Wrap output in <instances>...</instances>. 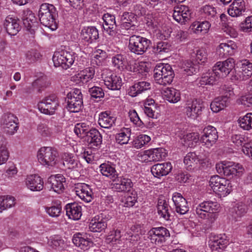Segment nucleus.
Masks as SVG:
<instances>
[{"instance_id": "1", "label": "nucleus", "mask_w": 252, "mask_h": 252, "mask_svg": "<svg viewBox=\"0 0 252 252\" xmlns=\"http://www.w3.org/2000/svg\"><path fill=\"white\" fill-rule=\"evenodd\" d=\"M75 53L72 51L62 50L55 52L53 56V62L56 67L62 66L64 69L70 67L73 63H75L78 66L83 65L86 62L85 57H81L80 60L78 59L75 62Z\"/></svg>"}, {"instance_id": "2", "label": "nucleus", "mask_w": 252, "mask_h": 252, "mask_svg": "<svg viewBox=\"0 0 252 252\" xmlns=\"http://www.w3.org/2000/svg\"><path fill=\"white\" fill-rule=\"evenodd\" d=\"M56 10L54 6L47 3H42L38 11V17L40 22L45 27L52 31L57 29L56 21Z\"/></svg>"}, {"instance_id": "3", "label": "nucleus", "mask_w": 252, "mask_h": 252, "mask_svg": "<svg viewBox=\"0 0 252 252\" xmlns=\"http://www.w3.org/2000/svg\"><path fill=\"white\" fill-rule=\"evenodd\" d=\"M174 76V71L169 64H157L154 70V80L156 83L160 85H170Z\"/></svg>"}, {"instance_id": "4", "label": "nucleus", "mask_w": 252, "mask_h": 252, "mask_svg": "<svg viewBox=\"0 0 252 252\" xmlns=\"http://www.w3.org/2000/svg\"><path fill=\"white\" fill-rule=\"evenodd\" d=\"M151 44V41L146 37L132 35L129 37L128 48L130 52L142 55L146 52Z\"/></svg>"}, {"instance_id": "5", "label": "nucleus", "mask_w": 252, "mask_h": 252, "mask_svg": "<svg viewBox=\"0 0 252 252\" xmlns=\"http://www.w3.org/2000/svg\"><path fill=\"white\" fill-rule=\"evenodd\" d=\"M37 158L41 164L48 167H53L58 162V152L50 147L41 148L38 152Z\"/></svg>"}, {"instance_id": "6", "label": "nucleus", "mask_w": 252, "mask_h": 252, "mask_svg": "<svg viewBox=\"0 0 252 252\" xmlns=\"http://www.w3.org/2000/svg\"><path fill=\"white\" fill-rule=\"evenodd\" d=\"M217 172L226 176H239L243 171L242 166L230 161L224 160L216 165Z\"/></svg>"}, {"instance_id": "7", "label": "nucleus", "mask_w": 252, "mask_h": 252, "mask_svg": "<svg viewBox=\"0 0 252 252\" xmlns=\"http://www.w3.org/2000/svg\"><path fill=\"white\" fill-rule=\"evenodd\" d=\"M220 205L216 201H204L199 204L195 208L196 214L200 218L207 219L212 214L218 212Z\"/></svg>"}, {"instance_id": "8", "label": "nucleus", "mask_w": 252, "mask_h": 252, "mask_svg": "<svg viewBox=\"0 0 252 252\" xmlns=\"http://www.w3.org/2000/svg\"><path fill=\"white\" fill-rule=\"evenodd\" d=\"M209 185L213 190L221 196H225L231 190L230 181L218 175L212 176L209 180Z\"/></svg>"}, {"instance_id": "9", "label": "nucleus", "mask_w": 252, "mask_h": 252, "mask_svg": "<svg viewBox=\"0 0 252 252\" xmlns=\"http://www.w3.org/2000/svg\"><path fill=\"white\" fill-rule=\"evenodd\" d=\"M66 109L70 112H79L83 106L82 94L80 90H76L68 93L66 97Z\"/></svg>"}, {"instance_id": "10", "label": "nucleus", "mask_w": 252, "mask_h": 252, "mask_svg": "<svg viewBox=\"0 0 252 252\" xmlns=\"http://www.w3.org/2000/svg\"><path fill=\"white\" fill-rule=\"evenodd\" d=\"M59 105L57 97L53 95L45 97L37 104L38 108L41 113L49 115H52L55 113Z\"/></svg>"}, {"instance_id": "11", "label": "nucleus", "mask_w": 252, "mask_h": 252, "mask_svg": "<svg viewBox=\"0 0 252 252\" xmlns=\"http://www.w3.org/2000/svg\"><path fill=\"white\" fill-rule=\"evenodd\" d=\"M151 242L156 245H161L165 242V239L170 236L169 231L165 227H153L148 232Z\"/></svg>"}, {"instance_id": "12", "label": "nucleus", "mask_w": 252, "mask_h": 252, "mask_svg": "<svg viewBox=\"0 0 252 252\" xmlns=\"http://www.w3.org/2000/svg\"><path fill=\"white\" fill-rule=\"evenodd\" d=\"M235 66L234 60L233 58H228L223 62H218L213 67V69L216 72L218 78L224 77L228 75Z\"/></svg>"}, {"instance_id": "13", "label": "nucleus", "mask_w": 252, "mask_h": 252, "mask_svg": "<svg viewBox=\"0 0 252 252\" xmlns=\"http://www.w3.org/2000/svg\"><path fill=\"white\" fill-rule=\"evenodd\" d=\"M218 139V131L215 127L208 126L203 129L200 140L207 147H212L216 143Z\"/></svg>"}, {"instance_id": "14", "label": "nucleus", "mask_w": 252, "mask_h": 252, "mask_svg": "<svg viewBox=\"0 0 252 252\" xmlns=\"http://www.w3.org/2000/svg\"><path fill=\"white\" fill-rule=\"evenodd\" d=\"M238 46L233 41L229 40L220 43L217 49V54L220 58H225L234 55L237 52Z\"/></svg>"}, {"instance_id": "15", "label": "nucleus", "mask_w": 252, "mask_h": 252, "mask_svg": "<svg viewBox=\"0 0 252 252\" xmlns=\"http://www.w3.org/2000/svg\"><path fill=\"white\" fill-rule=\"evenodd\" d=\"M191 14L189 7L181 5L174 7L173 18L178 23L185 24L190 20Z\"/></svg>"}, {"instance_id": "16", "label": "nucleus", "mask_w": 252, "mask_h": 252, "mask_svg": "<svg viewBox=\"0 0 252 252\" xmlns=\"http://www.w3.org/2000/svg\"><path fill=\"white\" fill-rule=\"evenodd\" d=\"M203 107L202 102L199 100H188L185 108V112L188 117L194 119L201 114Z\"/></svg>"}, {"instance_id": "17", "label": "nucleus", "mask_w": 252, "mask_h": 252, "mask_svg": "<svg viewBox=\"0 0 252 252\" xmlns=\"http://www.w3.org/2000/svg\"><path fill=\"white\" fill-rule=\"evenodd\" d=\"M104 83L106 87L111 90H119L122 85V80L120 76L109 71L106 74H102Z\"/></svg>"}, {"instance_id": "18", "label": "nucleus", "mask_w": 252, "mask_h": 252, "mask_svg": "<svg viewBox=\"0 0 252 252\" xmlns=\"http://www.w3.org/2000/svg\"><path fill=\"white\" fill-rule=\"evenodd\" d=\"M18 120L11 114H5L3 116V128L10 135L14 134L18 129Z\"/></svg>"}, {"instance_id": "19", "label": "nucleus", "mask_w": 252, "mask_h": 252, "mask_svg": "<svg viewBox=\"0 0 252 252\" xmlns=\"http://www.w3.org/2000/svg\"><path fill=\"white\" fill-rule=\"evenodd\" d=\"M74 191L79 197L86 202H90L93 199V193L90 186L83 183L75 185Z\"/></svg>"}, {"instance_id": "20", "label": "nucleus", "mask_w": 252, "mask_h": 252, "mask_svg": "<svg viewBox=\"0 0 252 252\" xmlns=\"http://www.w3.org/2000/svg\"><path fill=\"white\" fill-rule=\"evenodd\" d=\"M102 19L103 27L106 32L111 36H116L118 30L115 16L107 13L103 15Z\"/></svg>"}, {"instance_id": "21", "label": "nucleus", "mask_w": 252, "mask_h": 252, "mask_svg": "<svg viewBox=\"0 0 252 252\" xmlns=\"http://www.w3.org/2000/svg\"><path fill=\"white\" fill-rule=\"evenodd\" d=\"M113 182L114 183L112 184V189L119 192L131 191V189L133 186V183L130 179L123 176L119 177V175L116 181Z\"/></svg>"}, {"instance_id": "22", "label": "nucleus", "mask_w": 252, "mask_h": 252, "mask_svg": "<svg viewBox=\"0 0 252 252\" xmlns=\"http://www.w3.org/2000/svg\"><path fill=\"white\" fill-rule=\"evenodd\" d=\"M172 199L175 207V211L177 213L184 215L188 212L189 207L188 202L181 193L174 192L172 194Z\"/></svg>"}, {"instance_id": "23", "label": "nucleus", "mask_w": 252, "mask_h": 252, "mask_svg": "<svg viewBox=\"0 0 252 252\" xmlns=\"http://www.w3.org/2000/svg\"><path fill=\"white\" fill-rule=\"evenodd\" d=\"M98 37V31L95 27H85L81 30V38L84 42L91 44L95 42Z\"/></svg>"}, {"instance_id": "24", "label": "nucleus", "mask_w": 252, "mask_h": 252, "mask_svg": "<svg viewBox=\"0 0 252 252\" xmlns=\"http://www.w3.org/2000/svg\"><path fill=\"white\" fill-rule=\"evenodd\" d=\"M94 66L86 67L78 74L72 77V80L76 83H86L92 80L95 74Z\"/></svg>"}, {"instance_id": "25", "label": "nucleus", "mask_w": 252, "mask_h": 252, "mask_svg": "<svg viewBox=\"0 0 252 252\" xmlns=\"http://www.w3.org/2000/svg\"><path fill=\"white\" fill-rule=\"evenodd\" d=\"M238 75L240 80H246L252 75V63L244 60L237 63Z\"/></svg>"}, {"instance_id": "26", "label": "nucleus", "mask_w": 252, "mask_h": 252, "mask_svg": "<svg viewBox=\"0 0 252 252\" xmlns=\"http://www.w3.org/2000/svg\"><path fill=\"white\" fill-rule=\"evenodd\" d=\"M4 27L8 34L11 36L16 35L21 30L19 20L16 17L10 16L6 17Z\"/></svg>"}, {"instance_id": "27", "label": "nucleus", "mask_w": 252, "mask_h": 252, "mask_svg": "<svg viewBox=\"0 0 252 252\" xmlns=\"http://www.w3.org/2000/svg\"><path fill=\"white\" fill-rule=\"evenodd\" d=\"M26 187L32 191H39L43 189V179L37 175H31L26 179Z\"/></svg>"}, {"instance_id": "28", "label": "nucleus", "mask_w": 252, "mask_h": 252, "mask_svg": "<svg viewBox=\"0 0 252 252\" xmlns=\"http://www.w3.org/2000/svg\"><path fill=\"white\" fill-rule=\"evenodd\" d=\"M64 177L61 174L51 176L48 179L47 184L51 189L60 193L64 189Z\"/></svg>"}, {"instance_id": "29", "label": "nucleus", "mask_w": 252, "mask_h": 252, "mask_svg": "<svg viewBox=\"0 0 252 252\" xmlns=\"http://www.w3.org/2000/svg\"><path fill=\"white\" fill-rule=\"evenodd\" d=\"M172 169L170 162H167L162 163H158L153 165L151 168L152 174L157 178L166 176L168 174Z\"/></svg>"}, {"instance_id": "30", "label": "nucleus", "mask_w": 252, "mask_h": 252, "mask_svg": "<svg viewBox=\"0 0 252 252\" xmlns=\"http://www.w3.org/2000/svg\"><path fill=\"white\" fill-rule=\"evenodd\" d=\"M72 241L76 247L84 251L88 250L93 245L91 239L85 234L79 233L73 235Z\"/></svg>"}, {"instance_id": "31", "label": "nucleus", "mask_w": 252, "mask_h": 252, "mask_svg": "<svg viewBox=\"0 0 252 252\" xmlns=\"http://www.w3.org/2000/svg\"><path fill=\"white\" fill-rule=\"evenodd\" d=\"M245 11V2L244 0H234L227 9L228 14L233 17L241 16Z\"/></svg>"}, {"instance_id": "32", "label": "nucleus", "mask_w": 252, "mask_h": 252, "mask_svg": "<svg viewBox=\"0 0 252 252\" xmlns=\"http://www.w3.org/2000/svg\"><path fill=\"white\" fill-rule=\"evenodd\" d=\"M99 171L103 176L107 177L113 181H116L119 175L115 169V165L111 162H107L99 165Z\"/></svg>"}, {"instance_id": "33", "label": "nucleus", "mask_w": 252, "mask_h": 252, "mask_svg": "<svg viewBox=\"0 0 252 252\" xmlns=\"http://www.w3.org/2000/svg\"><path fill=\"white\" fill-rule=\"evenodd\" d=\"M112 63L114 67L121 71L126 69L130 71L136 72L135 69L131 67L129 68L127 66L128 63L126 57L121 54H118L113 56L112 58Z\"/></svg>"}, {"instance_id": "34", "label": "nucleus", "mask_w": 252, "mask_h": 252, "mask_svg": "<svg viewBox=\"0 0 252 252\" xmlns=\"http://www.w3.org/2000/svg\"><path fill=\"white\" fill-rule=\"evenodd\" d=\"M211 27V24L208 21H195L189 27V30L192 32L202 35L207 33Z\"/></svg>"}, {"instance_id": "35", "label": "nucleus", "mask_w": 252, "mask_h": 252, "mask_svg": "<svg viewBox=\"0 0 252 252\" xmlns=\"http://www.w3.org/2000/svg\"><path fill=\"white\" fill-rule=\"evenodd\" d=\"M66 214L73 220H78L82 216V207L78 203H68L65 206Z\"/></svg>"}, {"instance_id": "36", "label": "nucleus", "mask_w": 252, "mask_h": 252, "mask_svg": "<svg viewBox=\"0 0 252 252\" xmlns=\"http://www.w3.org/2000/svg\"><path fill=\"white\" fill-rule=\"evenodd\" d=\"M150 88L151 84L149 82L140 81L135 83L133 85L129 88L128 94L130 96L135 97Z\"/></svg>"}, {"instance_id": "37", "label": "nucleus", "mask_w": 252, "mask_h": 252, "mask_svg": "<svg viewBox=\"0 0 252 252\" xmlns=\"http://www.w3.org/2000/svg\"><path fill=\"white\" fill-rule=\"evenodd\" d=\"M107 220L102 217L95 216L90 222L89 229L93 232H101L107 227Z\"/></svg>"}, {"instance_id": "38", "label": "nucleus", "mask_w": 252, "mask_h": 252, "mask_svg": "<svg viewBox=\"0 0 252 252\" xmlns=\"http://www.w3.org/2000/svg\"><path fill=\"white\" fill-rule=\"evenodd\" d=\"M116 118L111 116L107 111L99 114L98 123L99 126L105 128H109L115 125Z\"/></svg>"}, {"instance_id": "39", "label": "nucleus", "mask_w": 252, "mask_h": 252, "mask_svg": "<svg viewBox=\"0 0 252 252\" xmlns=\"http://www.w3.org/2000/svg\"><path fill=\"white\" fill-rule=\"evenodd\" d=\"M247 206L243 202L235 203L230 209L229 214L235 220H237L238 218L242 217L247 213Z\"/></svg>"}, {"instance_id": "40", "label": "nucleus", "mask_w": 252, "mask_h": 252, "mask_svg": "<svg viewBox=\"0 0 252 252\" xmlns=\"http://www.w3.org/2000/svg\"><path fill=\"white\" fill-rule=\"evenodd\" d=\"M209 243L210 247L212 251H218L226 246L228 240L226 239L225 235H220L214 236L210 240Z\"/></svg>"}, {"instance_id": "41", "label": "nucleus", "mask_w": 252, "mask_h": 252, "mask_svg": "<svg viewBox=\"0 0 252 252\" xmlns=\"http://www.w3.org/2000/svg\"><path fill=\"white\" fill-rule=\"evenodd\" d=\"M38 133L43 138H48L54 136L59 131V128L55 126L49 127L45 124L40 123L37 127Z\"/></svg>"}, {"instance_id": "42", "label": "nucleus", "mask_w": 252, "mask_h": 252, "mask_svg": "<svg viewBox=\"0 0 252 252\" xmlns=\"http://www.w3.org/2000/svg\"><path fill=\"white\" fill-rule=\"evenodd\" d=\"M229 98L222 96L216 98L211 103L210 107L213 112L217 113L228 106Z\"/></svg>"}, {"instance_id": "43", "label": "nucleus", "mask_w": 252, "mask_h": 252, "mask_svg": "<svg viewBox=\"0 0 252 252\" xmlns=\"http://www.w3.org/2000/svg\"><path fill=\"white\" fill-rule=\"evenodd\" d=\"M22 20L23 24L27 29L32 33L35 23V17L32 11L30 10L27 9L23 11Z\"/></svg>"}, {"instance_id": "44", "label": "nucleus", "mask_w": 252, "mask_h": 252, "mask_svg": "<svg viewBox=\"0 0 252 252\" xmlns=\"http://www.w3.org/2000/svg\"><path fill=\"white\" fill-rule=\"evenodd\" d=\"M63 164L67 169H75L78 167L79 162L76 156L69 153H65L63 158Z\"/></svg>"}, {"instance_id": "45", "label": "nucleus", "mask_w": 252, "mask_h": 252, "mask_svg": "<svg viewBox=\"0 0 252 252\" xmlns=\"http://www.w3.org/2000/svg\"><path fill=\"white\" fill-rule=\"evenodd\" d=\"M162 94L164 99L170 103H177L181 98L180 92L174 88H167L164 90Z\"/></svg>"}, {"instance_id": "46", "label": "nucleus", "mask_w": 252, "mask_h": 252, "mask_svg": "<svg viewBox=\"0 0 252 252\" xmlns=\"http://www.w3.org/2000/svg\"><path fill=\"white\" fill-rule=\"evenodd\" d=\"M87 137L88 141L91 147H98L102 143V136L99 131L95 128H92Z\"/></svg>"}, {"instance_id": "47", "label": "nucleus", "mask_w": 252, "mask_h": 252, "mask_svg": "<svg viewBox=\"0 0 252 252\" xmlns=\"http://www.w3.org/2000/svg\"><path fill=\"white\" fill-rule=\"evenodd\" d=\"M169 205L167 201L163 199H159L157 204V210L159 215L165 220L170 219V215L169 212Z\"/></svg>"}, {"instance_id": "48", "label": "nucleus", "mask_w": 252, "mask_h": 252, "mask_svg": "<svg viewBox=\"0 0 252 252\" xmlns=\"http://www.w3.org/2000/svg\"><path fill=\"white\" fill-rule=\"evenodd\" d=\"M216 73L212 69V70L202 74L199 80L200 85H213L218 79Z\"/></svg>"}, {"instance_id": "49", "label": "nucleus", "mask_w": 252, "mask_h": 252, "mask_svg": "<svg viewBox=\"0 0 252 252\" xmlns=\"http://www.w3.org/2000/svg\"><path fill=\"white\" fill-rule=\"evenodd\" d=\"M151 162H157L164 158L166 153L165 150L162 148H156L148 150Z\"/></svg>"}, {"instance_id": "50", "label": "nucleus", "mask_w": 252, "mask_h": 252, "mask_svg": "<svg viewBox=\"0 0 252 252\" xmlns=\"http://www.w3.org/2000/svg\"><path fill=\"white\" fill-rule=\"evenodd\" d=\"M91 130L90 125L86 123H78L74 128L75 133L80 137L87 136Z\"/></svg>"}, {"instance_id": "51", "label": "nucleus", "mask_w": 252, "mask_h": 252, "mask_svg": "<svg viewBox=\"0 0 252 252\" xmlns=\"http://www.w3.org/2000/svg\"><path fill=\"white\" fill-rule=\"evenodd\" d=\"M137 194L134 190L128 192L127 195L122 199L123 205L126 207H132L137 202Z\"/></svg>"}, {"instance_id": "52", "label": "nucleus", "mask_w": 252, "mask_h": 252, "mask_svg": "<svg viewBox=\"0 0 252 252\" xmlns=\"http://www.w3.org/2000/svg\"><path fill=\"white\" fill-rule=\"evenodd\" d=\"M240 126L244 130H250L252 128V113H247L246 115L241 117L238 119Z\"/></svg>"}, {"instance_id": "53", "label": "nucleus", "mask_w": 252, "mask_h": 252, "mask_svg": "<svg viewBox=\"0 0 252 252\" xmlns=\"http://www.w3.org/2000/svg\"><path fill=\"white\" fill-rule=\"evenodd\" d=\"M151 137L146 134H140L132 141V146L136 149H140L147 145L151 141Z\"/></svg>"}, {"instance_id": "54", "label": "nucleus", "mask_w": 252, "mask_h": 252, "mask_svg": "<svg viewBox=\"0 0 252 252\" xmlns=\"http://www.w3.org/2000/svg\"><path fill=\"white\" fill-rule=\"evenodd\" d=\"M47 240L48 245L53 248L60 249L64 248V241L59 236H52L47 238Z\"/></svg>"}, {"instance_id": "55", "label": "nucleus", "mask_w": 252, "mask_h": 252, "mask_svg": "<svg viewBox=\"0 0 252 252\" xmlns=\"http://www.w3.org/2000/svg\"><path fill=\"white\" fill-rule=\"evenodd\" d=\"M196 158V156L194 152H189L187 154L184 158V162L187 168L191 169L198 164V160Z\"/></svg>"}, {"instance_id": "56", "label": "nucleus", "mask_w": 252, "mask_h": 252, "mask_svg": "<svg viewBox=\"0 0 252 252\" xmlns=\"http://www.w3.org/2000/svg\"><path fill=\"white\" fill-rule=\"evenodd\" d=\"M121 231L119 230H116L111 232V234L108 235L106 238V242L114 246L121 243Z\"/></svg>"}, {"instance_id": "57", "label": "nucleus", "mask_w": 252, "mask_h": 252, "mask_svg": "<svg viewBox=\"0 0 252 252\" xmlns=\"http://www.w3.org/2000/svg\"><path fill=\"white\" fill-rule=\"evenodd\" d=\"M25 59L28 63H33L40 57V53L35 49L27 51L25 54Z\"/></svg>"}, {"instance_id": "58", "label": "nucleus", "mask_w": 252, "mask_h": 252, "mask_svg": "<svg viewBox=\"0 0 252 252\" xmlns=\"http://www.w3.org/2000/svg\"><path fill=\"white\" fill-rule=\"evenodd\" d=\"M181 138L183 139L187 144L190 146L192 145L193 143L198 142L199 139V135L198 133L195 132L189 133L184 135Z\"/></svg>"}, {"instance_id": "59", "label": "nucleus", "mask_w": 252, "mask_h": 252, "mask_svg": "<svg viewBox=\"0 0 252 252\" xmlns=\"http://www.w3.org/2000/svg\"><path fill=\"white\" fill-rule=\"evenodd\" d=\"M183 71L187 75H191L197 72V66L195 65L191 62L187 61L184 62L183 67Z\"/></svg>"}, {"instance_id": "60", "label": "nucleus", "mask_w": 252, "mask_h": 252, "mask_svg": "<svg viewBox=\"0 0 252 252\" xmlns=\"http://www.w3.org/2000/svg\"><path fill=\"white\" fill-rule=\"evenodd\" d=\"M171 45L167 42L160 41L157 43L154 50L156 54H162L170 50Z\"/></svg>"}, {"instance_id": "61", "label": "nucleus", "mask_w": 252, "mask_h": 252, "mask_svg": "<svg viewBox=\"0 0 252 252\" xmlns=\"http://www.w3.org/2000/svg\"><path fill=\"white\" fill-rule=\"evenodd\" d=\"M201 12L205 15L206 18H214L217 14L216 8L212 5H205L201 8Z\"/></svg>"}, {"instance_id": "62", "label": "nucleus", "mask_w": 252, "mask_h": 252, "mask_svg": "<svg viewBox=\"0 0 252 252\" xmlns=\"http://www.w3.org/2000/svg\"><path fill=\"white\" fill-rule=\"evenodd\" d=\"M46 211L50 216L58 217L62 212V206L60 204H54L50 207H46Z\"/></svg>"}, {"instance_id": "63", "label": "nucleus", "mask_w": 252, "mask_h": 252, "mask_svg": "<svg viewBox=\"0 0 252 252\" xmlns=\"http://www.w3.org/2000/svg\"><path fill=\"white\" fill-rule=\"evenodd\" d=\"M196 156V159L198 160V163L200 164H203L207 162H208L209 153L205 151L203 149H200L198 151L194 152Z\"/></svg>"}, {"instance_id": "64", "label": "nucleus", "mask_w": 252, "mask_h": 252, "mask_svg": "<svg viewBox=\"0 0 252 252\" xmlns=\"http://www.w3.org/2000/svg\"><path fill=\"white\" fill-rule=\"evenodd\" d=\"M130 121L133 125L138 127H142L143 123L140 119L137 113L135 110H130L128 112Z\"/></svg>"}]
</instances>
